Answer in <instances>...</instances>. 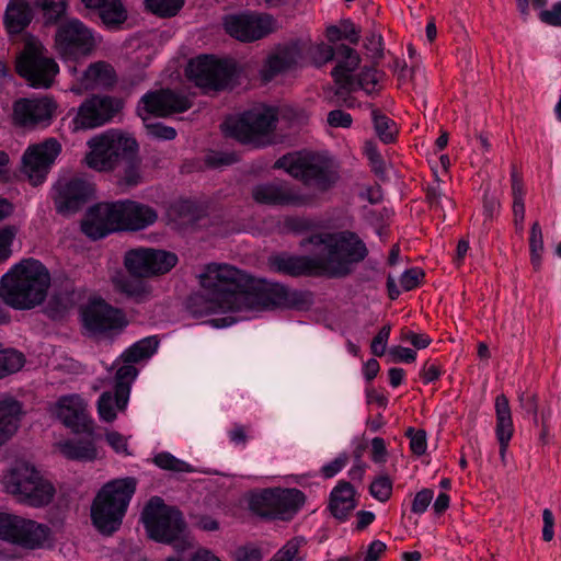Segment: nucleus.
Listing matches in <instances>:
<instances>
[{
    "label": "nucleus",
    "mask_w": 561,
    "mask_h": 561,
    "mask_svg": "<svg viewBox=\"0 0 561 561\" xmlns=\"http://www.w3.org/2000/svg\"><path fill=\"white\" fill-rule=\"evenodd\" d=\"M545 251L543 234L541 226L538 221L531 225L529 233V253L530 261L535 268L541 264L542 253Z\"/></svg>",
    "instance_id": "a19ab883"
},
{
    "label": "nucleus",
    "mask_w": 561,
    "mask_h": 561,
    "mask_svg": "<svg viewBox=\"0 0 561 561\" xmlns=\"http://www.w3.org/2000/svg\"><path fill=\"white\" fill-rule=\"evenodd\" d=\"M47 23H56L66 13L65 0H37Z\"/></svg>",
    "instance_id": "c03bdc74"
},
{
    "label": "nucleus",
    "mask_w": 561,
    "mask_h": 561,
    "mask_svg": "<svg viewBox=\"0 0 561 561\" xmlns=\"http://www.w3.org/2000/svg\"><path fill=\"white\" fill-rule=\"evenodd\" d=\"M540 20L549 25L561 26V1L553 4L550 10L541 11Z\"/></svg>",
    "instance_id": "680f3d73"
},
{
    "label": "nucleus",
    "mask_w": 561,
    "mask_h": 561,
    "mask_svg": "<svg viewBox=\"0 0 561 561\" xmlns=\"http://www.w3.org/2000/svg\"><path fill=\"white\" fill-rule=\"evenodd\" d=\"M126 165L123 171V175L121 178V183L126 186H136L141 182V173H140V162L128 156L124 160Z\"/></svg>",
    "instance_id": "a18cd8bd"
},
{
    "label": "nucleus",
    "mask_w": 561,
    "mask_h": 561,
    "mask_svg": "<svg viewBox=\"0 0 561 561\" xmlns=\"http://www.w3.org/2000/svg\"><path fill=\"white\" fill-rule=\"evenodd\" d=\"M390 355L396 362L412 363L416 358V352L403 346H394L390 350Z\"/></svg>",
    "instance_id": "338daca9"
},
{
    "label": "nucleus",
    "mask_w": 561,
    "mask_h": 561,
    "mask_svg": "<svg viewBox=\"0 0 561 561\" xmlns=\"http://www.w3.org/2000/svg\"><path fill=\"white\" fill-rule=\"evenodd\" d=\"M23 365L24 356L22 353L11 348H2L0 345V378L20 370Z\"/></svg>",
    "instance_id": "ea45409f"
},
{
    "label": "nucleus",
    "mask_w": 561,
    "mask_h": 561,
    "mask_svg": "<svg viewBox=\"0 0 561 561\" xmlns=\"http://www.w3.org/2000/svg\"><path fill=\"white\" fill-rule=\"evenodd\" d=\"M113 284L119 293L135 302H145L152 297L151 285L141 276L118 274L113 278Z\"/></svg>",
    "instance_id": "72a5a7b5"
},
{
    "label": "nucleus",
    "mask_w": 561,
    "mask_h": 561,
    "mask_svg": "<svg viewBox=\"0 0 561 561\" xmlns=\"http://www.w3.org/2000/svg\"><path fill=\"white\" fill-rule=\"evenodd\" d=\"M402 340L410 342L416 348H425L431 343V339L427 335L414 333L409 330L402 332Z\"/></svg>",
    "instance_id": "69168bd1"
},
{
    "label": "nucleus",
    "mask_w": 561,
    "mask_h": 561,
    "mask_svg": "<svg viewBox=\"0 0 561 561\" xmlns=\"http://www.w3.org/2000/svg\"><path fill=\"white\" fill-rule=\"evenodd\" d=\"M56 103L49 98L20 99L13 104V121L26 128L46 127L51 123Z\"/></svg>",
    "instance_id": "b1692460"
},
{
    "label": "nucleus",
    "mask_w": 561,
    "mask_h": 561,
    "mask_svg": "<svg viewBox=\"0 0 561 561\" xmlns=\"http://www.w3.org/2000/svg\"><path fill=\"white\" fill-rule=\"evenodd\" d=\"M371 117L374 122V128L378 137L385 144H390L394 140L398 133L396 123L380 113L378 110H373Z\"/></svg>",
    "instance_id": "58836bf2"
},
{
    "label": "nucleus",
    "mask_w": 561,
    "mask_h": 561,
    "mask_svg": "<svg viewBox=\"0 0 561 561\" xmlns=\"http://www.w3.org/2000/svg\"><path fill=\"white\" fill-rule=\"evenodd\" d=\"M158 345L159 342L154 336L136 342L123 353L122 359L124 365L134 366L133 364L150 357L157 351Z\"/></svg>",
    "instance_id": "e433bc0d"
},
{
    "label": "nucleus",
    "mask_w": 561,
    "mask_h": 561,
    "mask_svg": "<svg viewBox=\"0 0 561 561\" xmlns=\"http://www.w3.org/2000/svg\"><path fill=\"white\" fill-rule=\"evenodd\" d=\"M327 121L330 126L335 128H348L353 122L351 114L342 110H333L329 112Z\"/></svg>",
    "instance_id": "bf43d9fd"
},
{
    "label": "nucleus",
    "mask_w": 561,
    "mask_h": 561,
    "mask_svg": "<svg viewBox=\"0 0 561 561\" xmlns=\"http://www.w3.org/2000/svg\"><path fill=\"white\" fill-rule=\"evenodd\" d=\"M136 484V479L128 477L102 486L91 506V519L100 533L112 535L119 528Z\"/></svg>",
    "instance_id": "39448f33"
},
{
    "label": "nucleus",
    "mask_w": 561,
    "mask_h": 561,
    "mask_svg": "<svg viewBox=\"0 0 561 561\" xmlns=\"http://www.w3.org/2000/svg\"><path fill=\"white\" fill-rule=\"evenodd\" d=\"M306 502L298 489H264L252 494L249 506L256 515L267 519L290 520Z\"/></svg>",
    "instance_id": "1a4fd4ad"
},
{
    "label": "nucleus",
    "mask_w": 561,
    "mask_h": 561,
    "mask_svg": "<svg viewBox=\"0 0 561 561\" xmlns=\"http://www.w3.org/2000/svg\"><path fill=\"white\" fill-rule=\"evenodd\" d=\"M299 244L304 249L312 245L321 275L333 278L350 275L368 255L366 244L351 231L314 233Z\"/></svg>",
    "instance_id": "f03ea898"
},
{
    "label": "nucleus",
    "mask_w": 561,
    "mask_h": 561,
    "mask_svg": "<svg viewBox=\"0 0 561 561\" xmlns=\"http://www.w3.org/2000/svg\"><path fill=\"white\" fill-rule=\"evenodd\" d=\"M268 266L276 273L294 277L302 275H321L314 249L311 256L293 255L288 253L272 255L268 259Z\"/></svg>",
    "instance_id": "cd10ccee"
},
{
    "label": "nucleus",
    "mask_w": 561,
    "mask_h": 561,
    "mask_svg": "<svg viewBox=\"0 0 561 561\" xmlns=\"http://www.w3.org/2000/svg\"><path fill=\"white\" fill-rule=\"evenodd\" d=\"M495 435L500 445V457L505 461L506 451L514 434V424L512 420L508 399L505 394H499L495 398Z\"/></svg>",
    "instance_id": "c756f323"
},
{
    "label": "nucleus",
    "mask_w": 561,
    "mask_h": 561,
    "mask_svg": "<svg viewBox=\"0 0 561 561\" xmlns=\"http://www.w3.org/2000/svg\"><path fill=\"white\" fill-rule=\"evenodd\" d=\"M137 376V369L130 365H122L115 375L114 392L105 391L98 400V413L101 421L111 423L116 419V411L127 407L130 385Z\"/></svg>",
    "instance_id": "a211bd4d"
},
{
    "label": "nucleus",
    "mask_w": 561,
    "mask_h": 561,
    "mask_svg": "<svg viewBox=\"0 0 561 561\" xmlns=\"http://www.w3.org/2000/svg\"><path fill=\"white\" fill-rule=\"evenodd\" d=\"M21 414V404L12 398L0 399V445L16 432Z\"/></svg>",
    "instance_id": "c9c22d12"
},
{
    "label": "nucleus",
    "mask_w": 561,
    "mask_h": 561,
    "mask_svg": "<svg viewBox=\"0 0 561 561\" xmlns=\"http://www.w3.org/2000/svg\"><path fill=\"white\" fill-rule=\"evenodd\" d=\"M371 459L376 463H382L387 459V448L383 438L375 437L371 440Z\"/></svg>",
    "instance_id": "e2e57ef3"
},
{
    "label": "nucleus",
    "mask_w": 561,
    "mask_h": 561,
    "mask_svg": "<svg viewBox=\"0 0 561 561\" xmlns=\"http://www.w3.org/2000/svg\"><path fill=\"white\" fill-rule=\"evenodd\" d=\"M185 0H146L147 8L162 18L174 16L183 7Z\"/></svg>",
    "instance_id": "37998d69"
},
{
    "label": "nucleus",
    "mask_w": 561,
    "mask_h": 561,
    "mask_svg": "<svg viewBox=\"0 0 561 561\" xmlns=\"http://www.w3.org/2000/svg\"><path fill=\"white\" fill-rule=\"evenodd\" d=\"M365 153L374 173L378 176H383L386 174V163L376 146L371 142H367L365 145Z\"/></svg>",
    "instance_id": "3c124183"
},
{
    "label": "nucleus",
    "mask_w": 561,
    "mask_h": 561,
    "mask_svg": "<svg viewBox=\"0 0 561 561\" xmlns=\"http://www.w3.org/2000/svg\"><path fill=\"white\" fill-rule=\"evenodd\" d=\"M88 146L91 150L85 156V162L96 171L113 170L137 149L134 138L114 130L93 137L88 141Z\"/></svg>",
    "instance_id": "9d476101"
},
{
    "label": "nucleus",
    "mask_w": 561,
    "mask_h": 561,
    "mask_svg": "<svg viewBox=\"0 0 561 561\" xmlns=\"http://www.w3.org/2000/svg\"><path fill=\"white\" fill-rule=\"evenodd\" d=\"M33 18V9L27 0H9L3 26L10 35L20 34L31 24Z\"/></svg>",
    "instance_id": "2f4dec72"
},
{
    "label": "nucleus",
    "mask_w": 561,
    "mask_h": 561,
    "mask_svg": "<svg viewBox=\"0 0 561 561\" xmlns=\"http://www.w3.org/2000/svg\"><path fill=\"white\" fill-rule=\"evenodd\" d=\"M18 233L15 226L0 228V264L5 262L12 254V243Z\"/></svg>",
    "instance_id": "de8ad7c7"
},
{
    "label": "nucleus",
    "mask_w": 561,
    "mask_h": 561,
    "mask_svg": "<svg viewBox=\"0 0 561 561\" xmlns=\"http://www.w3.org/2000/svg\"><path fill=\"white\" fill-rule=\"evenodd\" d=\"M141 520L150 538L159 542L171 543L179 539L185 529L180 511L165 505L158 496L149 500L142 511Z\"/></svg>",
    "instance_id": "f8f14e48"
},
{
    "label": "nucleus",
    "mask_w": 561,
    "mask_h": 561,
    "mask_svg": "<svg viewBox=\"0 0 561 561\" xmlns=\"http://www.w3.org/2000/svg\"><path fill=\"white\" fill-rule=\"evenodd\" d=\"M226 32L241 42L261 39L276 30V21L270 14H236L225 19Z\"/></svg>",
    "instance_id": "aec40b11"
},
{
    "label": "nucleus",
    "mask_w": 561,
    "mask_h": 561,
    "mask_svg": "<svg viewBox=\"0 0 561 561\" xmlns=\"http://www.w3.org/2000/svg\"><path fill=\"white\" fill-rule=\"evenodd\" d=\"M276 122L277 115L273 108H254L238 118L226 119L221 128L239 142L259 148L270 144L268 137Z\"/></svg>",
    "instance_id": "6e6552de"
},
{
    "label": "nucleus",
    "mask_w": 561,
    "mask_h": 561,
    "mask_svg": "<svg viewBox=\"0 0 561 561\" xmlns=\"http://www.w3.org/2000/svg\"><path fill=\"white\" fill-rule=\"evenodd\" d=\"M248 427L241 424H234L228 432V437L231 443L237 446H245L248 442Z\"/></svg>",
    "instance_id": "0e129e2a"
},
{
    "label": "nucleus",
    "mask_w": 561,
    "mask_h": 561,
    "mask_svg": "<svg viewBox=\"0 0 561 561\" xmlns=\"http://www.w3.org/2000/svg\"><path fill=\"white\" fill-rule=\"evenodd\" d=\"M50 528L19 515L0 513V539L25 550L42 549L49 541Z\"/></svg>",
    "instance_id": "ddd939ff"
},
{
    "label": "nucleus",
    "mask_w": 561,
    "mask_h": 561,
    "mask_svg": "<svg viewBox=\"0 0 561 561\" xmlns=\"http://www.w3.org/2000/svg\"><path fill=\"white\" fill-rule=\"evenodd\" d=\"M337 65L331 75L339 85V90L351 91L355 89V80L352 73L358 68L360 57L352 47L341 44L336 46ZM340 93V91H336Z\"/></svg>",
    "instance_id": "c85d7f7f"
},
{
    "label": "nucleus",
    "mask_w": 561,
    "mask_h": 561,
    "mask_svg": "<svg viewBox=\"0 0 561 561\" xmlns=\"http://www.w3.org/2000/svg\"><path fill=\"white\" fill-rule=\"evenodd\" d=\"M55 46L61 58L77 60L91 53L94 41L91 31L81 21L72 19L58 26Z\"/></svg>",
    "instance_id": "f3484780"
},
{
    "label": "nucleus",
    "mask_w": 561,
    "mask_h": 561,
    "mask_svg": "<svg viewBox=\"0 0 561 561\" xmlns=\"http://www.w3.org/2000/svg\"><path fill=\"white\" fill-rule=\"evenodd\" d=\"M355 507V489L350 482L340 481L330 494L331 514L339 520H345Z\"/></svg>",
    "instance_id": "473e14b6"
},
{
    "label": "nucleus",
    "mask_w": 561,
    "mask_h": 561,
    "mask_svg": "<svg viewBox=\"0 0 561 561\" xmlns=\"http://www.w3.org/2000/svg\"><path fill=\"white\" fill-rule=\"evenodd\" d=\"M424 277L423 271L420 268H410L405 271L400 278L401 287L404 290H412L419 286L420 280Z\"/></svg>",
    "instance_id": "4d7b16f0"
},
{
    "label": "nucleus",
    "mask_w": 561,
    "mask_h": 561,
    "mask_svg": "<svg viewBox=\"0 0 561 561\" xmlns=\"http://www.w3.org/2000/svg\"><path fill=\"white\" fill-rule=\"evenodd\" d=\"M302 57L298 43H287L273 48L266 56L260 70L263 81L268 82L276 76L297 66Z\"/></svg>",
    "instance_id": "bb28decb"
},
{
    "label": "nucleus",
    "mask_w": 561,
    "mask_h": 561,
    "mask_svg": "<svg viewBox=\"0 0 561 561\" xmlns=\"http://www.w3.org/2000/svg\"><path fill=\"white\" fill-rule=\"evenodd\" d=\"M92 183L79 178H60L53 186L50 197L56 211L68 216L79 211L93 196Z\"/></svg>",
    "instance_id": "dca6fc26"
},
{
    "label": "nucleus",
    "mask_w": 561,
    "mask_h": 561,
    "mask_svg": "<svg viewBox=\"0 0 561 561\" xmlns=\"http://www.w3.org/2000/svg\"><path fill=\"white\" fill-rule=\"evenodd\" d=\"M146 128L148 134L157 139L172 140L176 136V130L173 127L161 123L146 124Z\"/></svg>",
    "instance_id": "603ef678"
},
{
    "label": "nucleus",
    "mask_w": 561,
    "mask_h": 561,
    "mask_svg": "<svg viewBox=\"0 0 561 561\" xmlns=\"http://www.w3.org/2000/svg\"><path fill=\"white\" fill-rule=\"evenodd\" d=\"M50 287L47 267L36 259H23L0 279V298L14 310H31L41 306Z\"/></svg>",
    "instance_id": "7ed1b4c3"
},
{
    "label": "nucleus",
    "mask_w": 561,
    "mask_h": 561,
    "mask_svg": "<svg viewBox=\"0 0 561 561\" xmlns=\"http://www.w3.org/2000/svg\"><path fill=\"white\" fill-rule=\"evenodd\" d=\"M62 454L69 459L93 460L96 449L91 442H66L61 445Z\"/></svg>",
    "instance_id": "4c0bfd02"
},
{
    "label": "nucleus",
    "mask_w": 561,
    "mask_h": 561,
    "mask_svg": "<svg viewBox=\"0 0 561 561\" xmlns=\"http://www.w3.org/2000/svg\"><path fill=\"white\" fill-rule=\"evenodd\" d=\"M106 442L118 454L129 455L127 439L121 433L111 431L107 432Z\"/></svg>",
    "instance_id": "052dcab7"
},
{
    "label": "nucleus",
    "mask_w": 561,
    "mask_h": 561,
    "mask_svg": "<svg viewBox=\"0 0 561 561\" xmlns=\"http://www.w3.org/2000/svg\"><path fill=\"white\" fill-rule=\"evenodd\" d=\"M405 435L410 438V448L416 456H422L426 453V433L423 430H414L409 427Z\"/></svg>",
    "instance_id": "8fccbe9b"
},
{
    "label": "nucleus",
    "mask_w": 561,
    "mask_h": 561,
    "mask_svg": "<svg viewBox=\"0 0 561 561\" xmlns=\"http://www.w3.org/2000/svg\"><path fill=\"white\" fill-rule=\"evenodd\" d=\"M275 169H283L293 178L317 191L330 190L339 180L332 161L319 154H285L276 160Z\"/></svg>",
    "instance_id": "423d86ee"
},
{
    "label": "nucleus",
    "mask_w": 561,
    "mask_h": 561,
    "mask_svg": "<svg viewBox=\"0 0 561 561\" xmlns=\"http://www.w3.org/2000/svg\"><path fill=\"white\" fill-rule=\"evenodd\" d=\"M16 71L31 87L47 89L59 67L38 41L31 39L25 43L16 59Z\"/></svg>",
    "instance_id": "9b49d317"
},
{
    "label": "nucleus",
    "mask_w": 561,
    "mask_h": 561,
    "mask_svg": "<svg viewBox=\"0 0 561 561\" xmlns=\"http://www.w3.org/2000/svg\"><path fill=\"white\" fill-rule=\"evenodd\" d=\"M382 77L383 72H380L375 68H367L359 73L357 82L355 81V85L357 84L367 93H373L376 91V85L379 83Z\"/></svg>",
    "instance_id": "09e8293b"
},
{
    "label": "nucleus",
    "mask_w": 561,
    "mask_h": 561,
    "mask_svg": "<svg viewBox=\"0 0 561 561\" xmlns=\"http://www.w3.org/2000/svg\"><path fill=\"white\" fill-rule=\"evenodd\" d=\"M178 256L169 251L152 248H136L124 255V266L133 276L144 278L158 276L171 271Z\"/></svg>",
    "instance_id": "2eb2a0df"
},
{
    "label": "nucleus",
    "mask_w": 561,
    "mask_h": 561,
    "mask_svg": "<svg viewBox=\"0 0 561 561\" xmlns=\"http://www.w3.org/2000/svg\"><path fill=\"white\" fill-rule=\"evenodd\" d=\"M84 327L93 333L121 331L127 320L122 310L104 301H93L83 311Z\"/></svg>",
    "instance_id": "a878e982"
},
{
    "label": "nucleus",
    "mask_w": 561,
    "mask_h": 561,
    "mask_svg": "<svg viewBox=\"0 0 561 561\" xmlns=\"http://www.w3.org/2000/svg\"><path fill=\"white\" fill-rule=\"evenodd\" d=\"M348 462V456L344 454H340L334 460L329 463H325L321 468V473L324 478L330 479L337 474Z\"/></svg>",
    "instance_id": "6e6d98bb"
},
{
    "label": "nucleus",
    "mask_w": 561,
    "mask_h": 561,
    "mask_svg": "<svg viewBox=\"0 0 561 561\" xmlns=\"http://www.w3.org/2000/svg\"><path fill=\"white\" fill-rule=\"evenodd\" d=\"M186 75L197 87L221 90L232 81L236 75V66L229 60L198 56L188 62Z\"/></svg>",
    "instance_id": "4468645a"
},
{
    "label": "nucleus",
    "mask_w": 561,
    "mask_h": 561,
    "mask_svg": "<svg viewBox=\"0 0 561 561\" xmlns=\"http://www.w3.org/2000/svg\"><path fill=\"white\" fill-rule=\"evenodd\" d=\"M53 413L67 427L76 433L91 432L93 421L90 417L85 401L79 394H68L59 398Z\"/></svg>",
    "instance_id": "393cba45"
},
{
    "label": "nucleus",
    "mask_w": 561,
    "mask_h": 561,
    "mask_svg": "<svg viewBox=\"0 0 561 561\" xmlns=\"http://www.w3.org/2000/svg\"><path fill=\"white\" fill-rule=\"evenodd\" d=\"M7 491L26 505L41 507L49 504L55 488L32 465L19 461L4 477Z\"/></svg>",
    "instance_id": "0eeeda50"
},
{
    "label": "nucleus",
    "mask_w": 561,
    "mask_h": 561,
    "mask_svg": "<svg viewBox=\"0 0 561 561\" xmlns=\"http://www.w3.org/2000/svg\"><path fill=\"white\" fill-rule=\"evenodd\" d=\"M373 497L380 502H386L392 494V481L386 474L377 477L369 486Z\"/></svg>",
    "instance_id": "49530a36"
},
{
    "label": "nucleus",
    "mask_w": 561,
    "mask_h": 561,
    "mask_svg": "<svg viewBox=\"0 0 561 561\" xmlns=\"http://www.w3.org/2000/svg\"><path fill=\"white\" fill-rule=\"evenodd\" d=\"M60 151L61 146L54 138L30 146L22 157L23 173L34 185L42 183Z\"/></svg>",
    "instance_id": "6ab92c4d"
},
{
    "label": "nucleus",
    "mask_w": 561,
    "mask_h": 561,
    "mask_svg": "<svg viewBox=\"0 0 561 561\" xmlns=\"http://www.w3.org/2000/svg\"><path fill=\"white\" fill-rule=\"evenodd\" d=\"M107 28H116L127 19V11L121 0H81Z\"/></svg>",
    "instance_id": "7c9ffc66"
},
{
    "label": "nucleus",
    "mask_w": 561,
    "mask_h": 561,
    "mask_svg": "<svg viewBox=\"0 0 561 561\" xmlns=\"http://www.w3.org/2000/svg\"><path fill=\"white\" fill-rule=\"evenodd\" d=\"M153 462L157 467H159L162 470H168L176 473L194 471L193 467L190 463L174 457L172 454L168 451L157 454L153 458Z\"/></svg>",
    "instance_id": "79ce46f5"
},
{
    "label": "nucleus",
    "mask_w": 561,
    "mask_h": 561,
    "mask_svg": "<svg viewBox=\"0 0 561 561\" xmlns=\"http://www.w3.org/2000/svg\"><path fill=\"white\" fill-rule=\"evenodd\" d=\"M433 496L434 492L430 489H423L417 492L412 502V512L415 514H423L432 502Z\"/></svg>",
    "instance_id": "5fc2aeb1"
},
{
    "label": "nucleus",
    "mask_w": 561,
    "mask_h": 561,
    "mask_svg": "<svg viewBox=\"0 0 561 561\" xmlns=\"http://www.w3.org/2000/svg\"><path fill=\"white\" fill-rule=\"evenodd\" d=\"M298 550L299 542L290 540L279 549L270 561H296Z\"/></svg>",
    "instance_id": "13d9d810"
},
{
    "label": "nucleus",
    "mask_w": 561,
    "mask_h": 561,
    "mask_svg": "<svg viewBox=\"0 0 561 561\" xmlns=\"http://www.w3.org/2000/svg\"><path fill=\"white\" fill-rule=\"evenodd\" d=\"M199 280L204 291L188 299V309L196 317L271 308L306 309L312 304L310 293L291 290L278 283L255 280L225 263L206 265Z\"/></svg>",
    "instance_id": "f257e3e1"
},
{
    "label": "nucleus",
    "mask_w": 561,
    "mask_h": 561,
    "mask_svg": "<svg viewBox=\"0 0 561 561\" xmlns=\"http://www.w3.org/2000/svg\"><path fill=\"white\" fill-rule=\"evenodd\" d=\"M121 110V102L111 96H92L78 108L72 119V129H91L110 122Z\"/></svg>",
    "instance_id": "4be33fe9"
},
{
    "label": "nucleus",
    "mask_w": 561,
    "mask_h": 561,
    "mask_svg": "<svg viewBox=\"0 0 561 561\" xmlns=\"http://www.w3.org/2000/svg\"><path fill=\"white\" fill-rule=\"evenodd\" d=\"M251 195L257 204L268 206L301 207L311 203L309 195L300 193L288 182L282 180L256 184L253 186Z\"/></svg>",
    "instance_id": "412c9836"
},
{
    "label": "nucleus",
    "mask_w": 561,
    "mask_h": 561,
    "mask_svg": "<svg viewBox=\"0 0 561 561\" xmlns=\"http://www.w3.org/2000/svg\"><path fill=\"white\" fill-rule=\"evenodd\" d=\"M138 106V113L144 121L148 115L169 116L174 113H183L192 107L191 100L172 90H160L146 93Z\"/></svg>",
    "instance_id": "5701e85b"
},
{
    "label": "nucleus",
    "mask_w": 561,
    "mask_h": 561,
    "mask_svg": "<svg viewBox=\"0 0 561 561\" xmlns=\"http://www.w3.org/2000/svg\"><path fill=\"white\" fill-rule=\"evenodd\" d=\"M157 218L153 208L134 201L99 203L90 208L89 218L82 224V231L98 240L116 230H142Z\"/></svg>",
    "instance_id": "20e7f679"
},
{
    "label": "nucleus",
    "mask_w": 561,
    "mask_h": 561,
    "mask_svg": "<svg viewBox=\"0 0 561 561\" xmlns=\"http://www.w3.org/2000/svg\"><path fill=\"white\" fill-rule=\"evenodd\" d=\"M390 325H383L371 341V353L376 356H382L386 352L387 342L390 335Z\"/></svg>",
    "instance_id": "864d4df0"
},
{
    "label": "nucleus",
    "mask_w": 561,
    "mask_h": 561,
    "mask_svg": "<svg viewBox=\"0 0 561 561\" xmlns=\"http://www.w3.org/2000/svg\"><path fill=\"white\" fill-rule=\"evenodd\" d=\"M236 561H262V553L259 548L243 547L237 550Z\"/></svg>",
    "instance_id": "774afa93"
},
{
    "label": "nucleus",
    "mask_w": 561,
    "mask_h": 561,
    "mask_svg": "<svg viewBox=\"0 0 561 561\" xmlns=\"http://www.w3.org/2000/svg\"><path fill=\"white\" fill-rule=\"evenodd\" d=\"M115 82L113 67L104 61L91 64L80 79L79 90H94L107 88Z\"/></svg>",
    "instance_id": "f704fd0d"
}]
</instances>
